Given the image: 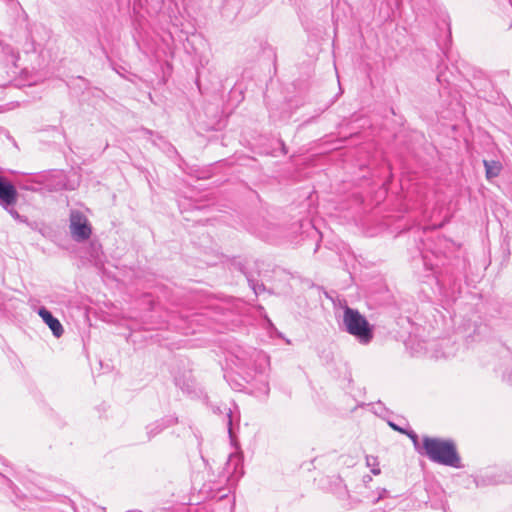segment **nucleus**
<instances>
[{"label":"nucleus","instance_id":"f257e3e1","mask_svg":"<svg viewBox=\"0 0 512 512\" xmlns=\"http://www.w3.org/2000/svg\"><path fill=\"white\" fill-rule=\"evenodd\" d=\"M422 449V455L427 456L432 462L453 468H462L456 445L450 439L424 436L422 438Z\"/></svg>","mask_w":512,"mask_h":512},{"label":"nucleus","instance_id":"f03ea898","mask_svg":"<svg viewBox=\"0 0 512 512\" xmlns=\"http://www.w3.org/2000/svg\"><path fill=\"white\" fill-rule=\"evenodd\" d=\"M343 326L347 333L354 336L359 343L369 344L373 337V326L356 309L346 306L343 311Z\"/></svg>","mask_w":512,"mask_h":512},{"label":"nucleus","instance_id":"7ed1b4c3","mask_svg":"<svg viewBox=\"0 0 512 512\" xmlns=\"http://www.w3.org/2000/svg\"><path fill=\"white\" fill-rule=\"evenodd\" d=\"M233 356L235 360L232 361L235 365L246 369L249 377L251 376L250 371H254L255 374H264L269 365L268 355L252 347H238L233 352Z\"/></svg>","mask_w":512,"mask_h":512},{"label":"nucleus","instance_id":"20e7f679","mask_svg":"<svg viewBox=\"0 0 512 512\" xmlns=\"http://www.w3.org/2000/svg\"><path fill=\"white\" fill-rule=\"evenodd\" d=\"M69 230L72 238L78 243L88 240L92 234V227L87 217L79 210H71Z\"/></svg>","mask_w":512,"mask_h":512},{"label":"nucleus","instance_id":"39448f33","mask_svg":"<svg viewBox=\"0 0 512 512\" xmlns=\"http://www.w3.org/2000/svg\"><path fill=\"white\" fill-rule=\"evenodd\" d=\"M243 456L241 452L231 453L224 467V474L230 484L237 482L243 475Z\"/></svg>","mask_w":512,"mask_h":512},{"label":"nucleus","instance_id":"423d86ee","mask_svg":"<svg viewBox=\"0 0 512 512\" xmlns=\"http://www.w3.org/2000/svg\"><path fill=\"white\" fill-rule=\"evenodd\" d=\"M178 423V418L175 415H166L146 425L145 431L147 439L150 441L165 429L174 426Z\"/></svg>","mask_w":512,"mask_h":512},{"label":"nucleus","instance_id":"0eeeda50","mask_svg":"<svg viewBox=\"0 0 512 512\" xmlns=\"http://www.w3.org/2000/svg\"><path fill=\"white\" fill-rule=\"evenodd\" d=\"M18 197L19 194L14 184L6 177L0 175V207L17 203Z\"/></svg>","mask_w":512,"mask_h":512},{"label":"nucleus","instance_id":"6e6552de","mask_svg":"<svg viewBox=\"0 0 512 512\" xmlns=\"http://www.w3.org/2000/svg\"><path fill=\"white\" fill-rule=\"evenodd\" d=\"M474 482L477 487L497 485L507 482V476L498 470H488L484 474L475 477Z\"/></svg>","mask_w":512,"mask_h":512},{"label":"nucleus","instance_id":"1a4fd4ad","mask_svg":"<svg viewBox=\"0 0 512 512\" xmlns=\"http://www.w3.org/2000/svg\"><path fill=\"white\" fill-rule=\"evenodd\" d=\"M37 314L41 317L43 322L50 328L52 334L56 338H60L64 333V328L60 321L52 315V313L45 307L37 309Z\"/></svg>","mask_w":512,"mask_h":512},{"label":"nucleus","instance_id":"9d476101","mask_svg":"<svg viewBox=\"0 0 512 512\" xmlns=\"http://www.w3.org/2000/svg\"><path fill=\"white\" fill-rule=\"evenodd\" d=\"M210 407L214 414L224 415L228 433H229L230 438L232 439L233 438V428H232L233 422L239 421V419H240L239 413L237 412V414H235L234 410L231 407L225 406L224 408H222L219 405H211Z\"/></svg>","mask_w":512,"mask_h":512},{"label":"nucleus","instance_id":"9b49d317","mask_svg":"<svg viewBox=\"0 0 512 512\" xmlns=\"http://www.w3.org/2000/svg\"><path fill=\"white\" fill-rule=\"evenodd\" d=\"M388 491L384 488H377L375 491L369 492L368 494L364 495L362 499L359 500V502H363L367 505H375L380 500L388 497Z\"/></svg>","mask_w":512,"mask_h":512},{"label":"nucleus","instance_id":"f8f14e48","mask_svg":"<svg viewBox=\"0 0 512 512\" xmlns=\"http://www.w3.org/2000/svg\"><path fill=\"white\" fill-rule=\"evenodd\" d=\"M484 166L486 170V177L488 179H492L499 175L501 170V165L499 162L484 160Z\"/></svg>","mask_w":512,"mask_h":512},{"label":"nucleus","instance_id":"ddd939ff","mask_svg":"<svg viewBox=\"0 0 512 512\" xmlns=\"http://www.w3.org/2000/svg\"><path fill=\"white\" fill-rule=\"evenodd\" d=\"M403 434L407 435L411 439V441L414 445V448L418 451V453L423 454V449H422V447H420V444H419L418 435L413 430H405V432Z\"/></svg>","mask_w":512,"mask_h":512},{"label":"nucleus","instance_id":"4468645a","mask_svg":"<svg viewBox=\"0 0 512 512\" xmlns=\"http://www.w3.org/2000/svg\"><path fill=\"white\" fill-rule=\"evenodd\" d=\"M366 464L368 467H371V472L374 475L380 474V468L378 467V460L374 456H366Z\"/></svg>","mask_w":512,"mask_h":512},{"label":"nucleus","instance_id":"2eb2a0df","mask_svg":"<svg viewBox=\"0 0 512 512\" xmlns=\"http://www.w3.org/2000/svg\"><path fill=\"white\" fill-rule=\"evenodd\" d=\"M17 203H12L10 206L2 207L13 219L21 221V215L15 209Z\"/></svg>","mask_w":512,"mask_h":512},{"label":"nucleus","instance_id":"dca6fc26","mask_svg":"<svg viewBox=\"0 0 512 512\" xmlns=\"http://www.w3.org/2000/svg\"><path fill=\"white\" fill-rule=\"evenodd\" d=\"M257 390H258V392L260 394H262L263 396L267 397L269 395V392H270V387H269L268 381L266 379L262 380L260 382V385L257 388Z\"/></svg>","mask_w":512,"mask_h":512},{"label":"nucleus","instance_id":"f3484780","mask_svg":"<svg viewBox=\"0 0 512 512\" xmlns=\"http://www.w3.org/2000/svg\"><path fill=\"white\" fill-rule=\"evenodd\" d=\"M3 52L7 55H10L12 60L16 62L19 58V54L17 51H15L11 46L6 45L3 47Z\"/></svg>","mask_w":512,"mask_h":512},{"label":"nucleus","instance_id":"a211bd4d","mask_svg":"<svg viewBox=\"0 0 512 512\" xmlns=\"http://www.w3.org/2000/svg\"><path fill=\"white\" fill-rule=\"evenodd\" d=\"M250 287L253 289L254 293L256 295L260 294L261 292L265 291V286L261 283L255 282L253 280L249 279Z\"/></svg>","mask_w":512,"mask_h":512},{"label":"nucleus","instance_id":"6ab92c4d","mask_svg":"<svg viewBox=\"0 0 512 512\" xmlns=\"http://www.w3.org/2000/svg\"><path fill=\"white\" fill-rule=\"evenodd\" d=\"M388 424H389V426H390L393 430L398 431V432H400V433H402V434H403V433L405 432V430H406V429H404V428H402V427L398 426L397 424H395V423H393V422H391V421H389V422H388Z\"/></svg>","mask_w":512,"mask_h":512},{"label":"nucleus","instance_id":"aec40b11","mask_svg":"<svg viewBox=\"0 0 512 512\" xmlns=\"http://www.w3.org/2000/svg\"><path fill=\"white\" fill-rule=\"evenodd\" d=\"M0 480L5 481L9 486L13 485V482L1 473H0Z\"/></svg>","mask_w":512,"mask_h":512},{"label":"nucleus","instance_id":"412c9836","mask_svg":"<svg viewBox=\"0 0 512 512\" xmlns=\"http://www.w3.org/2000/svg\"><path fill=\"white\" fill-rule=\"evenodd\" d=\"M371 480H372V478H371V476H369V475H365V476L363 477V483H364V484H366V483L370 482Z\"/></svg>","mask_w":512,"mask_h":512},{"label":"nucleus","instance_id":"4be33fe9","mask_svg":"<svg viewBox=\"0 0 512 512\" xmlns=\"http://www.w3.org/2000/svg\"><path fill=\"white\" fill-rule=\"evenodd\" d=\"M34 50H35L34 43H33V41H31L29 43V47L27 48V52L34 51Z\"/></svg>","mask_w":512,"mask_h":512},{"label":"nucleus","instance_id":"5701e85b","mask_svg":"<svg viewBox=\"0 0 512 512\" xmlns=\"http://www.w3.org/2000/svg\"><path fill=\"white\" fill-rule=\"evenodd\" d=\"M346 495H347L346 487H344L343 492H338V496H339V497H344V496H346Z\"/></svg>","mask_w":512,"mask_h":512},{"label":"nucleus","instance_id":"b1692460","mask_svg":"<svg viewBox=\"0 0 512 512\" xmlns=\"http://www.w3.org/2000/svg\"><path fill=\"white\" fill-rule=\"evenodd\" d=\"M234 410H238V407L236 404H233Z\"/></svg>","mask_w":512,"mask_h":512},{"label":"nucleus","instance_id":"393cba45","mask_svg":"<svg viewBox=\"0 0 512 512\" xmlns=\"http://www.w3.org/2000/svg\"><path fill=\"white\" fill-rule=\"evenodd\" d=\"M511 481H512V476H511Z\"/></svg>","mask_w":512,"mask_h":512}]
</instances>
